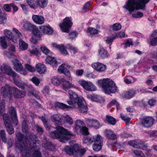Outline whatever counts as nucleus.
I'll return each mask as SVG.
<instances>
[{
  "instance_id": "ea45409f",
  "label": "nucleus",
  "mask_w": 157,
  "mask_h": 157,
  "mask_svg": "<svg viewBox=\"0 0 157 157\" xmlns=\"http://www.w3.org/2000/svg\"><path fill=\"white\" fill-rule=\"evenodd\" d=\"M0 45L4 49H6L7 48V44L6 40V38L5 36H1L0 37Z\"/></svg>"
},
{
  "instance_id": "0eeeda50",
  "label": "nucleus",
  "mask_w": 157,
  "mask_h": 157,
  "mask_svg": "<svg viewBox=\"0 0 157 157\" xmlns=\"http://www.w3.org/2000/svg\"><path fill=\"white\" fill-rule=\"evenodd\" d=\"M150 0H128L125 2V8L131 12L138 8L144 9L145 4Z\"/></svg>"
},
{
  "instance_id": "f3484780",
  "label": "nucleus",
  "mask_w": 157,
  "mask_h": 157,
  "mask_svg": "<svg viewBox=\"0 0 157 157\" xmlns=\"http://www.w3.org/2000/svg\"><path fill=\"white\" fill-rule=\"evenodd\" d=\"M128 144L132 147L137 148H140L144 150H146L147 146L146 144L141 141H130L128 142Z\"/></svg>"
},
{
  "instance_id": "e2e57ef3",
  "label": "nucleus",
  "mask_w": 157,
  "mask_h": 157,
  "mask_svg": "<svg viewBox=\"0 0 157 157\" xmlns=\"http://www.w3.org/2000/svg\"><path fill=\"white\" fill-rule=\"evenodd\" d=\"M30 80L36 86H38L39 83L40 82V80L35 77H34L30 79Z\"/></svg>"
},
{
  "instance_id": "1a4fd4ad",
  "label": "nucleus",
  "mask_w": 157,
  "mask_h": 157,
  "mask_svg": "<svg viewBox=\"0 0 157 157\" xmlns=\"http://www.w3.org/2000/svg\"><path fill=\"white\" fill-rule=\"evenodd\" d=\"M13 31L14 33V35H13L10 31L7 29L4 30V33L6 37H7L13 42L17 43L18 41V39L22 37V34L17 29L15 28L13 29Z\"/></svg>"
},
{
  "instance_id": "20e7f679",
  "label": "nucleus",
  "mask_w": 157,
  "mask_h": 157,
  "mask_svg": "<svg viewBox=\"0 0 157 157\" xmlns=\"http://www.w3.org/2000/svg\"><path fill=\"white\" fill-rule=\"evenodd\" d=\"M2 94H3L5 98L8 97L10 98L13 97L17 98L24 97L25 96V93L20 91L17 88L13 87H10L8 85H6L4 87H2Z\"/></svg>"
},
{
  "instance_id": "4be33fe9",
  "label": "nucleus",
  "mask_w": 157,
  "mask_h": 157,
  "mask_svg": "<svg viewBox=\"0 0 157 157\" xmlns=\"http://www.w3.org/2000/svg\"><path fill=\"white\" fill-rule=\"evenodd\" d=\"M51 46L53 48L58 50L63 54L65 56L68 55V53L66 50V47L63 45H58L55 43H52Z\"/></svg>"
},
{
  "instance_id": "49530a36",
  "label": "nucleus",
  "mask_w": 157,
  "mask_h": 157,
  "mask_svg": "<svg viewBox=\"0 0 157 157\" xmlns=\"http://www.w3.org/2000/svg\"><path fill=\"white\" fill-rule=\"evenodd\" d=\"M40 48L43 52L46 55L51 53V52L45 46L42 45L40 46Z\"/></svg>"
},
{
  "instance_id": "c85d7f7f",
  "label": "nucleus",
  "mask_w": 157,
  "mask_h": 157,
  "mask_svg": "<svg viewBox=\"0 0 157 157\" xmlns=\"http://www.w3.org/2000/svg\"><path fill=\"white\" fill-rule=\"evenodd\" d=\"M117 36V35H114V34L106 36L104 38V41L107 44L109 45L110 49L111 48L110 46L112 44L114 40L116 39Z\"/></svg>"
},
{
  "instance_id": "473e14b6",
  "label": "nucleus",
  "mask_w": 157,
  "mask_h": 157,
  "mask_svg": "<svg viewBox=\"0 0 157 157\" xmlns=\"http://www.w3.org/2000/svg\"><path fill=\"white\" fill-rule=\"evenodd\" d=\"M105 136L110 140H114L116 138V136L113 132L110 129H106L105 132Z\"/></svg>"
},
{
  "instance_id": "ddd939ff",
  "label": "nucleus",
  "mask_w": 157,
  "mask_h": 157,
  "mask_svg": "<svg viewBox=\"0 0 157 157\" xmlns=\"http://www.w3.org/2000/svg\"><path fill=\"white\" fill-rule=\"evenodd\" d=\"M78 83L84 89L88 91H94L97 89L96 86L91 82L80 79L78 81Z\"/></svg>"
},
{
  "instance_id": "9d476101",
  "label": "nucleus",
  "mask_w": 157,
  "mask_h": 157,
  "mask_svg": "<svg viewBox=\"0 0 157 157\" xmlns=\"http://www.w3.org/2000/svg\"><path fill=\"white\" fill-rule=\"evenodd\" d=\"M92 137V142L94 143L93 145V149L95 151H98L101 148L103 140L102 137L99 134L94 135Z\"/></svg>"
},
{
  "instance_id": "69168bd1",
  "label": "nucleus",
  "mask_w": 157,
  "mask_h": 157,
  "mask_svg": "<svg viewBox=\"0 0 157 157\" xmlns=\"http://www.w3.org/2000/svg\"><path fill=\"white\" fill-rule=\"evenodd\" d=\"M114 35H117L116 38L119 37V38H121L124 36L125 34L124 32L123 31L120 32L118 33H115Z\"/></svg>"
},
{
  "instance_id": "423d86ee",
  "label": "nucleus",
  "mask_w": 157,
  "mask_h": 157,
  "mask_svg": "<svg viewBox=\"0 0 157 157\" xmlns=\"http://www.w3.org/2000/svg\"><path fill=\"white\" fill-rule=\"evenodd\" d=\"M56 129V130L51 133V136L54 139H59L61 142H65L73 135L70 132L62 127L57 126Z\"/></svg>"
},
{
  "instance_id": "de8ad7c7",
  "label": "nucleus",
  "mask_w": 157,
  "mask_h": 157,
  "mask_svg": "<svg viewBox=\"0 0 157 157\" xmlns=\"http://www.w3.org/2000/svg\"><path fill=\"white\" fill-rule=\"evenodd\" d=\"M65 119H64V123L67 122L71 125L73 124V121L72 118L68 115H67L66 116H64Z\"/></svg>"
},
{
  "instance_id": "13d9d810",
  "label": "nucleus",
  "mask_w": 157,
  "mask_h": 157,
  "mask_svg": "<svg viewBox=\"0 0 157 157\" xmlns=\"http://www.w3.org/2000/svg\"><path fill=\"white\" fill-rule=\"evenodd\" d=\"M6 19V15L4 14L3 13L0 14V24L3 23Z\"/></svg>"
},
{
  "instance_id": "3c124183",
  "label": "nucleus",
  "mask_w": 157,
  "mask_h": 157,
  "mask_svg": "<svg viewBox=\"0 0 157 157\" xmlns=\"http://www.w3.org/2000/svg\"><path fill=\"white\" fill-rule=\"evenodd\" d=\"M148 41L150 42V44L151 45H156L157 44V37H154L149 39Z\"/></svg>"
},
{
  "instance_id": "bb28decb",
  "label": "nucleus",
  "mask_w": 157,
  "mask_h": 157,
  "mask_svg": "<svg viewBox=\"0 0 157 157\" xmlns=\"http://www.w3.org/2000/svg\"><path fill=\"white\" fill-rule=\"evenodd\" d=\"M32 18L35 23L39 25L43 24L45 21L44 17L41 15H33Z\"/></svg>"
},
{
  "instance_id": "2eb2a0df",
  "label": "nucleus",
  "mask_w": 157,
  "mask_h": 157,
  "mask_svg": "<svg viewBox=\"0 0 157 157\" xmlns=\"http://www.w3.org/2000/svg\"><path fill=\"white\" fill-rule=\"evenodd\" d=\"M3 119L7 132L9 134H12L14 133V130L11 124L10 118L9 117L8 115L6 114H4Z\"/></svg>"
},
{
  "instance_id": "f704fd0d",
  "label": "nucleus",
  "mask_w": 157,
  "mask_h": 157,
  "mask_svg": "<svg viewBox=\"0 0 157 157\" xmlns=\"http://www.w3.org/2000/svg\"><path fill=\"white\" fill-rule=\"evenodd\" d=\"M98 55L102 58H107L109 56L107 51L103 48H101L98 50Z\"/></svg>"
},
{
  "instance_id": "09e8293b",
  "label": "nucleus",
  "mask_w": 157,
  "mask_h": 157,
  "mask_svg": "<svg viewBox=\"0 0 157 157\" xmlns=\"http://www.w3.org/2000/svg\"><path fill=\"white\" fill-rule=\"evenodd\" d=\"M92 137H86L84 138L83 139V142L84 144L88 145L91 144L92 142Z\"/></svg>"
},
{
  "instance_id": "cd10ccee",
  "label": "nucleus",
  "mask_w": 157,
  "mask_h": 157,
  "mask_svg": "<svg viewBox=\"0 0 157 157\" xmlns=\"http://www.w3.org/2000/svg\"><path fill=\"white\" fill-rule=\"evenodd\" d=\"M62 82L61 87L63 90H65L75 87L73 84H72L69 82L67 81L65 79H63Z\"/></svg>"
},
{
  "instance_id": "a18cd8bd",
  "label": "nucleus",
  "mask_w": 157,
  "mask_h": 157,
  "mask_svg": "<svg viewBox=\"0 0 157 157\" xmlns=\"http://www.w3.org/2000/svg\"><path fill=\"white\" fill-rule=\"evenodd\" d=\"M28 5L31 8L36 9L37 8V6L36 4V1L35 0H27Z\"/></svg>"
},
{
  "instance_id": "6e6d98bb",
  "label": "nucleus",
  "mask_w": 157,
  "mask_h": 157,
  "mask_svg": "<svg viewBox=\"0 0 157 157\" xmlns=\"http://www.w3.org/2000/svg\"><path fill=\"white\" fill-rule=\"evenodd\" d=\"M25 67L27 70L32 72H34L36 70L34 67L29 64H25Z\"/></svg>"
},
{
  "instance_id": "b1692460",
  "label": "nucleus",
  "mask_w": 157,
  "mask_h": 157,
  "mask_svg": "<svg viewBox=\"0 0 157 157\" xmlns=\"http://www.w3.org/2000/svg\"><path fill=\"white\" fill-rule=\"evenodd\" d=\"M125 6V3L123 6V7L124 9H125L126 10L128 11L129 13L132 14V17L135 18H140L143 16V14L140 11H135L136 10H137L139 9H143L144 8H138L135 9L133 11L131 12L129 10L125 8L124 6Z\"/></svg>"
},
{
  "instance_id": "c03bdc74",
  "label": "nucleus",
  "mask_w": 157,
  "mask_h": 157,
  "mask_svg": "<svg viewBox=\"0 0 157 157\" xmlns=\"http://www.w3.org/2000/svg\"><path fill=\"white\" fill-rule=\"evenodd\" d=\"M110 28L113 30L118 31L121 29V25L120 23H116L110 26Z\"/></svg>"
},
{
  "instance_id": "052dcab7",
  "label": "nucleus",
  "mask_w": 157,
  "mask_h": 157,
  "mask_svg": "<svg viewBox=\"0 0 157 157\" xmlns=\"http://www.w3.org/2000/svg\"><path fill=\"white\" fill-rule=\"evenodd\" d=\"M133 153L137 156L140 157H144V154L139 150H136L133 151Z\"/></svg>"
},
{
  "instance_id": "aec40b11",
  "label": "nucleus",
  "mask_w": 157,
  "mask_h": 157,
  "mask_svg": "<svg viewBox=\"0 0 157 157\" xmlns=\"http://www.w3.org/2000/svg\"><path fill=\"white\" fill-rule=\"evenodd\" d=\"M87 98L93 101L98 102L100 103H103L105 102L104 98L100 95L95 94H87Z\"/></svg>"
},
{
  "instance_id": "f257e3e1",
  "label": "nucleus",
  "mask_w": 157,
  "mask_h": 157,
  "mask_svg": "<svg viewBox=\"0 0 157 157\" xmlns=\"http://www.w3.org/2000/svg\"><path fill=\"white\" fill-rule=\"evenodd\" d=\"M16 136L17 138L16 146L21 151L22 157H41L40 153L34 145L35 140L33 139L36 136L31 134L29 139H27L28 142L26 140V144L23 143L22 140L26 139L23 138L22 134L20 132L17 133Z\"/></svg>"
},
{
  "instance_id": "680f3d73",
  "label": "nucleus",
  "mask_w": 157,
  "mask_h": 157,
  "mask_svg": "<svg viewBox=\"0 0 157 157\" xmlns=\"http://www.w3.org/2000/svg\"><path fill=\"white\" fill-rule=\"evenodd\" d=\"M122 119L124 120L126 124L129 123L130 119L128 117L125 116L124 115L121 114L120 115Z\"/></svg>"
},
{
  "instance_id": "c756f323",
  "label": "nucleus",
  "mask_w": 157,
  "mask_h": 157,
  "mask_svg": "<svg viewBox=\"0 0 157 157\" xmlns=\"http://www.w3.org/2000/svg\"><path fill=\"white\" fill-rule=\"evenodd\" d=\"M46 62L53 67H56L58 65V62L56 59L54 57H48L46 59Z\"/></svg>"
},
{
  "instance_id": "7ed1b4c3",
  "label": "nucleus",
  "mask_w": 157,
  "mask_h": 157,
  "mask_svg": "<svg viewBox=\"0 0 157 157\" xmlns=\"http://www.w3.org/2000/svg\"><path fill=\"white\" fill-rule=\"evenodd\" d=\"M1 71L3 73L12 76L14 83L19 88L26 89L29 93L32 95H36L33 93L34 89L32 86L26 83H22L19 77L17 76L16 73L10 67L4 65H2L1 67Z\"/></svg>"
},
{
  "instance_id": "4d7b16f0",
  "label": "nucleus",
  "mask_w": 157,
  "mask_h": 157,
  "mask_svg": "<svg viewBox=\"0 0 157 157\" xmlns=\"http://www.w3.org/2000/svg\"><path fill=\"white\" fill-rule=\"evenodd\" d=\"M77 35L78 33L76 32H73L69 34L68 37L69 39L72 40L76 38L77 36Z\"/></svg>"
},
{
  "instance_id": "6ab92c4d",
  "label": "nucleus",
  "mask_w": 157,
  "mask_h": 157,
  "mask_svg": "<svg viewBox=\"0 0 157 157\" xmlns=\"http://www.w3.org/2000/svg\"><path fill=\"white\" fill-rule=\"evenodd\" d=\"M91 66L96 71L100 72L104 71L106 69V65L99 62L92 63Z\"/></svg>"
},
{
  "instance_id": "72a5a7b5",
  "label": "nucleus",
  "mask_w": 157,
  "mask_h": 157,
  "mask_svg": "<svg viewBox=\"0 0 157 157\" xmlns=\"http://www.w3.org/2000/svg\"><path fill=\"white\" fill-rule=\"evenodd\" d=\"M36 68L38 72L40 74L44 73L46 69L45 65L41 63L37 64L36 66Z\"/></svg>"
},
{
  "instance_id": "6e6552de",
  "label": "nucleus",
  "mask_w": 157,
  "mask_h": 157,
  "mask_svg": "<svg viewBox=\"0 0 157 157\" xmlns=\"http://www.w3.org/2000/svg\"><path fill=\"white\" fill-rule=\"evenodd\" d=\"M64 149L66 153L74 157H81L86 152L85 149L82 148L77 144H74L73 146H66Z\"/></svg>"
},
{
  "instance_id": "58836bf2",
  "label": "nucleus",
  "mask_w": 157,
  "mask_h": 157,
  "mask_svg": "<svg viewBox=\"0 0 157 157\" xmlns=\"http://www.w3.org/2000/svg\"><path fill=\"white\" fill-rule=\"evenodd\" d=\"M51 83L54 85L58 86L61 83V81L59 77L58 76H54L51 78Z\"/></svg>"
},
{
  "instance_id": "9b49d317",
  "label": "nucleus",
  "mask_w": 157,
  "mask_h": 157,
  "mask_svg": "<svg viewBox=\"0 0 157 157\" xmlns=\"http://www.w3.org/2000/svg\"><path fill=\"white\" fill-rule=\"evenodd\" d=\"M84 123L80 120H77L75 122V129L77 132H80L84 135H87L89 134L88 128L86 126H81L84 125Z\"/></svg>"
},
{
  "instance_id": "393cba45",
  "label": "nucleus",
  "mask_w": 157,
  "mask_h": 157,
  "mask_svg": "<svg viewBox=\"0 0 157 157\" xmlns=\"http://www.w3.org/2000/svg\"><path fill=\"white\" fill-rule=\"evenodd\" d=\"M40 29L42 33L48 35L52 34L53 32L52 28L48 25L40 26Z\"/></svg>"
},
{
  "instance_id": "5701e85b",
  "label": "nucleus",
  "mask_w": 157,
  "mask_h": 157,
  "mask_svg": "<svg viewBox=\"0 0 157 157\" xmlns=\"http://www.w3.org/2000/svg\"><path fill=\"white\" fill-rule=\"evenodd\" d=\"M9 113L10 114L13 123L15 125H17V119L16 113V111L14 108L11 107L9 109Z\"/></svg>"
},
{
  "instance_id": "37998d69",
  "label": "nucleus",
  "mask_w": 157,
  "mask_h": 157,
  "mask_svg": "<svg viewBox=\"0 0 157 157\" xmlns=\"http://www.w3.org/2000/svg\"><path fill=\"white\" fill-rule=\"evenodd\" d=\"M86 32L88 34L90 35H95L97 34L98 33V31L97 30L92 27L88 28Z\"/></svg>"
},
{
  "instance_id": "f8f14e48",
  "label": "nucleus",
  "mask_w": 157,
  "mask_h": 157,
  "mask_svg": "<svg viewBox=\"0 0 157 157\" xmlns=\"http://www.w3.org/2000/svg\"><path fill=\"white\" fill-rule=\"evenodd\" d=\"M73 25L72 19L71 17H67L63 20L62 23L59 24L61 30L64 32L68 33L69 29Z\"/></svg>"
},
{
  "instance_id": "c9c22d12",
  "label": "nucleus",
  "mask_w": 157,
  "mask_h": 157,
  "mask_svg": "<svg viewBox=\"0 0 157 157\" xmlns=\"http://www.w3.org/2000/svg\"><path fill=\"white\" fill-rule=\"evenodd\" d=\"M105 122L108 124L114 125L116 122L115 119L113 117L109 116H106L104 119Z\"/></svg>"
},
{
  "instance_id": "79ce46f5",
  "label": "nucleus",
  "mask_w": 157,
  "mask_h": 157,
  "mask_svg": "<svg viewBox=\"0 0 157 157\" xmlns=\"http://www.w3.org/2000/svg\"><path fill=\"white\" fill-rule=\"evenodd\" d=\"M32 33L34 36L37 38L40 37L42 36V33L40 31V30L36 27H34L33 29Z\"/></svg>"
},
{
  "instance_id": "603ef678",
  "label": "nucleus",
  "mask_w": 157,
  "mask_h": 157,
  "mask_svg": "<svg viewBox=\"0 0 157 157\" xmlns=\"http://www.w3.org/2000/svg\"><path fill=\"white\" fill-rule=\"evenodd\" d=\"M0 137L2 139L4 143L6 142L7 138L6 137L5 132L4 130H2L0 132Z\"/></svg>"
},
{
  "instance_id": "a19ab883",
  "label": "nucleus",
  "mask_w": 157,
  "mask_h": 157,
  "mask_svg": "<svg viewBox=\"0 0 157 157\" xmlns=\"http://www.w3.org/2000/svg\"><path fill=\"white\" fill-rule=\"evenodd\" d=\"M10 52H4V54L6 55L8 57L11 58L13 56V52H15V48L14 46L11 45L9 48Z\"/></svg>"
},
{
  "instance_id": "0e129e2a",
  "label": "nucleus",
  "mask_w": 157,
  "mask_h": 157,
  "mask_svg": "<svg viewBox=\"0 0 157 157\" xmlns=\"http://www.w3.org/2000/svg\"><path fill=\"white\" fill-rule=\"evenodd\" d=\"M22 130L23 132L26 133L27 132L28 127L27 126L26 121L25 120H24L22 124Z\"/></svg>"
},
{
  "instance_id": "8fccbe9b",
  "label": "nucleus",
  "mask_w": 157,
  "mask_h": 157,
  "mask_svg": "<svg viewBox=\"0 0 157 157\" xmlns=\"http://www.w3.org/2000/svg\"><path fill=\"white\" fill-rule=\"evenodd\" d=\"M21 25L22 26L23 28L26 30L29 29L31 26V24L27 21H25L21 23Z\"/></svg>"
},
{
  "instance_id": "7c9ffc66",
  "label": "nucleus",
  "mask_w": 157,
  "mask_h": 157,
  "mask_svg": "<svg viewBox=\"0 0 157 157\" xmlns=\"http://www.w3.org/2000/svg\"><path fill=\"white\" fill-rule=\"evenodd\" d=\"M136 93V91L130 90L126 91L122 94V96L127 99H130L134 97Z\"/></svg>"
},
{
  "instance_id": "bf43d9fd",
  "label": "nucleus",
  "mask_w": 157,
  "mask_h": 157,
  "mask_svg": "<svg viewBox=\"0 0 157 157\" xmlns=\"http://www.w3.org/2000/svg\"><path fill=\"white\" fill-rule=\"evenodd\" d=\"M41 120L43 122L46 129L47 130H49L50 128V127L48 125L47 121L45 119V118L44 117H41Z\"/></svg>"
},
{
  "instance_id": "4c0bfd02",
  "label": "nucleus",
  "mask_w": 157,
  "mask_h": 157,
  "mask_svg": "<svg viewBox=\"0 0 157 157\" xmlns=\"http://www.w3.org/2000/svg\"><path fill=\"white\" fill-rule=\"evenodd\" d=\"M48 0H36L37 8L39 6L40 8H44L48 3Z\"/></svg>"
},
{
  "instance_id": "412c9836",
  "label": "nucleus",
  "mask_w": 157,
  "mask_h": 157,
  "mask_svg": "<svg viewBox=\"0 0 157 157\" xmlns=\"http://www.w3.org/2000/svg\"><path fill=\"white\" fill-rule=\"evenodd\" d=\"M154 121L153 119L151 117H147L142 120L141 124L144 127L149 128L152 125Z\"/></svg>"
},
{
  "instance_id": "864d4df0",
  "label": "nucleus",
  "mask_w": 157,
  "mask_h": 157,
  "mask_svg": "<svg viewBox=\"0 0 157 157\" xmlns=\"http://www.w3.org/2000/svg\"><path fill=\"white\" fill-rule=\"evenodd\" d=\"M90 2L89 1L86 3L83 7V12H86L89 10Z\"/></svg>"
},
{
  "instance_id": "5fc2aeb1",
  "label": "nucleus",
  "mask_w": 157,
  "mask_h": 157,
  "mask_svg": "<svg viewBox=\"0 0 157 157\" xmlns=\"http://www.w3.org/2000/svg\"><path fill=\"white\" fill-rule=\"evenodd\" d=\"M132 41L131 39H128L127 40L125 44H122L124 45L123 47L126 48L127 47L130 46L131 45H132Z\"/></svg>"
},
{
  "instance_id": "a211bd4d",
  "label": "nucleus",
  "mask_w": 157,
  "mask_h": 157,
  "mask_svg": "<svg viewBox=\"0 0 157 157\" xmlns=\"http://www.w3.org/2000/svg\"><path fill=\"white\" fill-rule=\"evenodd\" d=\"M64 116L60 114H55L51 117V119L55 124H64Z\"/></svg>"
},
{
  "instance_id": "f03ea898",
  "label": "nucleus",
  "mask_w": 157,
  "mask_h": 157,
  "mask_svg": "<svg viewBox=\"0 0 157 157\" xmlns=\"http://www.w3.org/2000/svg\"><path fill=\"white\" fill-rule=\"evenodd\" d=\"M68 94L69 95L70 99L67 102L71 105L68 106L63 103L57 102L55 104L56 107L63 109L76 108L82 113L86 112L87 111L86 103L83 97H78L77 94L72 90H69Z\"/></svg>"
},
{
  "instance_id": "a878e982",
  "label": "nucleus",
  "mask_w": 157,
  "mask_h": 157,
  "mask_svg": "<svg viewBox=\"0 0 157 157\" xmlns=\"http://www.w3.org/2000/svg\"><path fill=\"white\" fill-rule=\"evenodd\" d=\"M66 64L65 63L62 64L59 66L58 70V72L60 74L63 73L67 75L69 78L71 77V74L69 72L65 67Z\"/></svg>"
},
{
  "instance_id": "338daca9",
  "label": "nucleus",
  "mask_w": 157,
  "mask_h": 157,
  "mask_svg": "<svg viewBox=\"0 0 157 157\" xmlns=\"http://www.w3.org/2000/svg\"><path fill=\"white\" fill-rule=\"evenodd\" d=\"M132 79L133 78L131 77H126L124 78V81L127 84H130L132 82Z\"/></svg>"
},
{
  "instance_id": "e433bc0d",
  "label": "nucleus",
  "mask_w": 157,
  "mask_h": 157,
  "mask_svg": "<svg viewBox=\"0 0 157 157\" xmlns=\"http://www.w3.org/2000/svg\"><path fill=\"white\" fill-rule=\"evenodd\" d=\"M19 48L22 51L27 50L28 48V44L21 39L19 41Z\"/></svg>"
},
{
  "instance_id": "2f4dec72",
  "label": "nucleus",
  "mask_w": 157,
  "mask_h": 157,
  "mask_svg": "<svg viewBox=\"0 0 157 157\" xmlns=\"http://www.w3.org/2000/svg\"><path fill=\"white\" fill-rule=\"evenodd\" d=\"M30 56H38L40 55V52L38 48L33 46L31 48H29L28 50Z\"/></svg>"
},
{
  "instance_id": "774afa93",
  "label": "nucleus",
  "mask_w": 157,
  "mask_h": 157,
  "mask_svg": "<svg viewBox=\"0 0 157 157\" xmlns=\"http://www.w3.org/2000/svg\"><path fill=\"white\" fill-rule=\"evenodd\" d=\"M45 147L47 149L51 151L53 150L52 148L53 147V145L50 142H48L46 144V146Z\"/></svg>"
},
{
  "instance_id": "39448f33",
  "label": "nucleus",
  "mask_w": 157,
  "mask_h": 157,
  "mask_svg": "<svg viewBox=\"0 0 157 157\" xmlns=\"http://www.w3.org/2000/svg\"><path fill=\"white\" fill-rule=\"evenodd\" d=\"M98 86L102 88L103 90L106 94L114 93L117 90V87L114 82L111 80L106 78L98 81Z\"/></svg>"
},
{
  "instance_id": "dca6fc26",
  "label": "nucleus",
  "mask_w": 157,
  "mask_h": 157,
  "mask_svg": "<svg viewBox=\"0 0 157 157\" xmlns=\"http://www.w3.org/2000/svg\"><path fill=\"white\" fill-rule=\"evenodd\" d=\"M85 122L87 126L89 127L97 129L101 127L99 122L95 119L86 118Z\"/></svg>"
},
{
  "instance_id": "4468645a",
  "label": "nucleus",
  "mask_w": 157,
  "mask_h": 157,
  "mask_svg": "<svg viewBox=\"0 0 157 157\" xmlns=\"http://www.w3.org/2000/svg\"><path fill=\"white\" fill-rule=\"evenodd\" d=\"M11 61L13 65V68L15 70L23 75L27 74L26 71L23 70V67L18 60L16 59H12Z\"/></svg>"
}]
</instances>
